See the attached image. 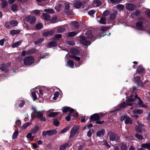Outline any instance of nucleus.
<instances>
[{"mask_svg":"<svg viewBox=\"0 0 150 150\" xmlns=\"http://www.w3.org/2000/svg\"><path fill=\"white\" fill-rule=\"evenodd\" d=\"M67 144H65L61 146L59 150H65L66 147L68 146Z\"/></svg>","mask_w":150,"mask_h":150,"instance_id":"nucleus-53","label":"nucleus"},{"mask_svg":"<svg viewBox=\"0 0 150 150\" xmlns=\"http://www.w3.org/2000/svg\"><path fill=\"white\" fill-rule=\"evenodd\" d=\"M5 27L8 29H10L11 28V26L10 25V23L6 22L5 23Z\"/></svg>","mask_w":150,"mask_h":150,"instance_id":"nucleus-63","label":"nucleus"},{"mask_svg":"<svg viewBox=\"0 0 150 150\" xmlns=\"http://www.w3.org/2000/svg\"><path fill=\"white\" fill-rule=\"evenodd\" d=\"M7 4V2L6 1H3L2 2L1 7L3 8H5Z\"/></svg>","mask_w":150,"mask_h":150,"instance_id":"nucleus-50","label":"nucleus"},{"mask_svg":"<svg viewBox=\"0 0 150 150\" xmlns=\"http://www.w3.org/2000/svg\"><path fill=\"white\" fill-rule=\"evenodd\" d=\"M77 33L75 32H69L68 34V36L69 37H72L75 36Z\"/></svg>","mask_w":150,"mask_h":150,"instance_id":"nucleus-44","label":"nucleus"},{"mask_svg":"<svg viewBox=\"0 0 150 150\" xmlns=\"http://www.w3.org/2000/svg\"><path fill=\"white\" fill-rule=\"evenodd\" d=\"M71 52L73 54L77 55L79 54V51L77 49L72 48L70 50Z\"/></svg>","mask_w":150,"mask_h":150,"instance_id":"nucleus-25","label":"nucleus"},{"mask_svg":"<svg viewBox=\"0 0 150 150\" xmlns=\"http://www.w3.org/2000/svg\"><path fill=\"white\" fill-rule=\"evenodd\" d=\"M54 33L53 30H51L49 31L44 32L43 33V35L44 36H47L53 34Z\"/></svg>","mask_w":150,"mask_h":150,"instance_id":"nucleus-28","label":"nucleus"},{"mask_svg":"<svg viewBox=\"0 0 150 150\" xmlns=\"http://www.w3.org/2000/svg\"><path fill=\"white\" fill-rule=\"evenodd\" d=\"M95 11L94 10H91L88 11V14L91 16H92L95 13Z\"/></svg>","mask_w":150,"mask_h":150,"instance_id":"nucleus-61","label":"nucleus"},{"mask_svg":"<svg viewBox=\"0 0 150 150\" xmlns=\"http://www.w3.org/2000/svg\"><path fill=\"white\" fill-rule=\"evenodd\" d=\"M62 111L63 112H67L69 111L70 113H71L74 111V110L69 107H64L62 108Z\"/></svg>","mask_w":150,"mask_h":150,"instance_id":"nucleus-10","label":"nucleus"},{"mask_svg":"<svg viewBox=\"0 0 150 150\" xmlns=\"http://www.w3.org/2000/svg\"><path fill=\"white\" fill-rule=\"evenodd\" d=\"M140 13V12L139 11H136L135 12L133 13L132 14V17H134V16L138 15Z\"/></svg>","mask_w":150,"mask_h":150,"instance_id":"nucleus-54","label":"nucleus"},{"mask_svg":"<svg viewBox=\"0 0 150 150\" xmlns=\"http://www.w3.org/2000/svg\"><path fill=\"white\" fill-rule=\"evenodd\" d=\"M20 32V30H11L10 33L12 35H15L19 33Z\"/></svg>","mask_w":150,"mask_h":150,"instance_id":"nucleus-26","label":"nucleus"},{"mask_svg":"<svg viewBox=\"0 0 150 150\" xmlns=\"http://www.w3.org/2000/svg\"><path fill=\"white\" fill-rule=\"evenodd\" d=\"M65 29L64 27H61L59 28L58 30V32L61 33L65 31Z\"/></svg>","mask_w":150,"mask_h":150,"instance_id":"nucleus-59","label":"nucleus"},{"mask_svg":"<svg viewBox=\"0 0 150 150\" xmlns=\"http://www.w3.org/2000/svg\"><path fill=\"white\" fill-rule=\"evenodd\" d=\"M58 112H52L48 115V116L50 117H53L55 116H56Z\"/></svg>","mask_w":150,"mask_h":150,"instance_id":"nucleus-46","label":"nucleus"},{"mask_svg":"<svg viewBox=\"0 0 150 150\" xmlns=\"http://www.w3.org/2000/svg\"><path fill=\"white\" fill-rule=\"evenodd\" d=\"M110 12L108 11H105L103 13V15L104 16H106L108 15L109 13Z\"/></svg>","mask_w":150,"mask_h":150,"instance_id":"nucleus-64","label":"nucleus"},{"mask_svg":"<svg viewBox=\"0 0 150 150\" xmlns=\"http://www.w3.org/2000/svg\"><path fill=\"white\" fill-rule=\"evenodd\" d=\"M57 133V132L56 130L53 129L47 131H44L42 132V134L44 136H45L46 135L51 136L56 134Z\"/></svg>","mask_w":150,"mask_h":150,"instance_id":"nucleus-8","label":"nucleus"},{"mask_svg":"<svg viewBox=\"0 0 150 150\" xmlns=\"http://www.w3.org/2000/svg\"><path fill=\"white\" fill-rule=\"evenodd\" d=\"M18 22L16 20H11L10 22V24L12 27L17 26Z\"/></svg>","mask_w":150,"mask_h":150,"instance_id":"nucleus-24","label":"nucleus"},{"mask_svg":"<svg viewBox=\"0 0 150 150\" xmlns=\"http://www.w3.org/2000/svg\"><path fill=\"white\" fill-rule=\"evenodd\" d=\"M120 147L122 150H126L127 147L125 144L121 143L120 144Z\"/></svg>","mask_w":150,"mask_h":150,"instance_id":"nucleus-38","label":"nucleus"},{"mask_svg":"<svg viewBox=\"0 0 150 150\" xmlns=\"http://www.w3.org/2000/svg\"><path fill=\"white\" fill-rule=\"evenodd\" d=\"M44 11L46 13H54V11L51 8L46 9L44 10Z\"/></svg>","mask_w":150,"mask_h":150,"instance_id":"nucleus-36","label":"nucleus"},{"mask_svg":"<svg viewBox=\"0 0 150 150\" xmlns=\"http://www.w3.org/2000/svg\"><path fill=\"white\" fill-rule=\"evenodd\" d=\"M11 65V63L10 62L7 63L6 64H2L0 66V69L2 71H5L6 69L8 67Z\"/></svg>","mask_w":150,"mask_h":150,"instance_id":"nucleus-16","label":"nucleus"},{"mask_svg":"<svg viewBox=\"0 0 150 150\" xmlns=\"http://www.w3.org/2000/svg\"><path fill=\"white\" fill-rule=\"evenodd\" d=\"M107 135L111 141L117 142L118 140L119 137L118 135L114 132H109L108 133Z\"/></svg>","mask_w":150,"mask_h":150,"instance_id":"nucleus-4","label":"nucleus"},{"mask_svg":"<svg viewBox=\"0 0 150 150\" xmlns=\"http://www.w3.org/2000/svg\"><path fill=\"white\" fill-rule=\"evenodd\" d=\"M85 37L88 38H91V41H94V39H92V38L93 37V35L92 34L91 31L90 30L87 31L86 33L85 34Z\"/></svg>","mask_w":150,"mask_h":150,"instance_id":"nucleus-15","label":"nucleus"},{"mask_svg":"<svg viewBox=\"0 0 150 150\" xmlns=\"http://www.w3.org/2000/svg\"><path fill=\"white\" fill-rule=\"evenodd\" d=\"M21 42L22 41L21 40H20L15 43L13 44L12 45V47L13 48L17 47L21 44Z\"/></svg>","mask_w":150,"mask_h":150,"instance_id":"nucleus-31","label":"nucleus"},{"mask_svg":"<svg viewBox=\"0 0 150 150\" xmlns=\"http://www.w3.org/2000/svg\"><path fill=\"white\" fill-rule=\"evenodd\" d=\"M43 27V25L41 23H39L36 26V28L37 30L41 29Z\"/></svg>","mask_w":150,"mask_h":150,"instance_id":"nucleus-47","label":"nucleus"},{"mask_svg":"<svg viewBox=\"0 0 150 150\" xmlns=\"http://www.w3.org/2000/svg\"><path fill=\"white\" fill-rule=\"evenodd\" d=\"M132 104L126 103L125 102H124L120 104L119 105L115 108V109L113 110H112L111 112H114L116 111H118L120 110L121 109L123 108L126 107L127 106L131 105Z\"/></svg>","mask_w":150,"mask_h":150,"instance_id":"nucleus-5","label":"nucleus"},{"mask_svg":"<svg viewBox=\"0 0 150 150\" xmlns=\"http://www.w3.org/2000/svg\"><path fill=\"white\" fill-rule=\"evenodd\" d=\"M71 23L72 26H74L77 28H79V26L77 22H71Z\"/></svg>","mask_w":150,"mask_h":150,"instance_id":"nucleus-45","label":"nucleus"},{"mask_svg":"<svg viewBox=\"0 0 150 150\" xmlns=\"http://www.w3.org/2000/svg\"><path fill=\"white\" fill-rule=\"evenodd\" d=\"M70 128V127H65L63 129H62L60 131V134H61L67 132V131L69 130Z\"/></svg>","mask_w":150,"mask_h":150,"instance_id":"nucleus-42","label":"nucleus"},{"mask_svg":"<svg viewBox=\"0 0 150 150\" xmlns=\"http://www.w3.org/2000/svg\"><path fill=\"white\" fill-rule=\"evenodd\" d=\"M141 146L143 148L147 149L149 150H150V144L149 143L144 144H142Z\"/></svg>","mask_w":150,"mask_h":150,"instance_id":"nucleus-29","label":"nucleus"},{"mask_svg":"<svg viewBox=\"0 0 150 150\" xmlns=\"http://www.w3.org/2000/svg\"><path fill=\"white\" fill-rule=\"evenodd\" d=\"M34 61V58L32 56L26 57L23 60L24 64L25 65L28 66H30L33 63Z\"/></svg>","mask_w":150,"mask_h":150,"instance_id":"nucleus-3","label":"nucleus"},{"mask_svg":"<svg viewBox=\"0 0 150 150\" xmlns=\"http://www.w3.org/2000/svg\"><path fill=\"white\" fill-rule=\"evenodd\" d=\"M36 52V50L35 49H31L28 50L26 51L27 54H30L33 53L35 52Z\"/></svg>","mask_w":150,"mask_h":150,"instance_id":"nucleus-35","label":"nucleus"},{"mask_svg":"<svg viewBox=\"0 0 150 150\" xmlns=\"http://www.w3.org/2000/svg\"><path fill=\"white\" fill-rule=\"evenodd\" d=\"M17 6L16 4H14L11 7V10L13 11H16L17 10Z\"/></svg>","mask_w":150,"mask_h":150,"instance_id":"nucleus-51","label":"nucleus"},{"mask_svg":"<svg viewBox=\"0 0 150 150\" xmlns=\"http://www.w3.org/2000/svg\"><path fill=\"white\" fill-rule=\"evenodd\" d=\"M106 18L105 17H102L100 19V20L98 21V22L102 24H105L106 23Z\"/></svg>","mask_w":150,"mask_h":150,"instance_id":"nucleus-33","label":"nucleus"},{"mask_svg":"<svg viewBox=\"0 0 150 150\" xmlns=\"http://www.w3.org/2000/svg\"><path fill=\"white\" fill-rule=\"evenodd\" d=\"M57 44L56 42L54 41H52L49 42L47 45L48 47H54L57 46Z\"/></svg>","mask_w":150,"mask_h":150,"instance_id":"nucleus-23","label":"nucleus"},{"mask_svg":"<svg viewBox=\"0 0 150 150\" xmlns=\"http://www.w3.org/2000/svg\"><path fill=\"white\" fill-rule=\"evenodd\" d=\"M137 98L139 100L138 103L141 107L145 108L146 109L148 108V106L147 105L143 104V101L139 98L138 97L137 95L136 94H135V95H131L130 96L129 98L127 100L126 102H132L133 101Z\"/></svg>","mask_w":150,"mask_h":150,"instance_id":"nucleus-2","label":"nucleus"},{"mask_svg":"<svg viewBox=\"0 0 150 150\" xmlns=\"http://www.w3.org/2000/svg\"><path fill=\"white\" fill-rule=\"evenodd\" d=\"M135 136L136 138L139 140H142L144 139L142 135L138 134H136Z\"/></svg>","mask_w":150,"mask_h":150,"instance_id":"nucleus-49","label":"nucleus"},{"mask_svg":"<svg viewBox=\"0 0 150 150\" xmlns=\"http://www.w3.org/2000/svg\"><path fill=\"white\" fill-rule=\"evenodd\" d=\"M67 64L71 68H72L74 65V64L73 62L71 60H69L67 62Z\"/></svg>","mask_w":150,"mask_h":150,"instance_id":"nucleus-37","label":"nucleus"},{"mask_svg":"<svg viewBox=\"0 0 150 150\" xmlns=\"http://www.w3.org/2000/svg\"><path fill=\"white\" fill-rule=\"evenodd\" d=\"M42 17L44 19L46 20H49L50 19V17L49 15L46 13L43 14Z\"/></svg>","mask_w":150,"mask_h":150,"instance_id":"nucleus-30","label":"nucleus"},{"mask_svg":"<svg viewBox=\"0 0 150 150\" xmlns=\"http://www.w3.org/2000/svg\"><path fill=\"white\" fill-rule=\"evenodd\" d=\"M67 44L69 45H73L75 44V42L73 41H69L67 42Z\"/></svg>","mask_w":150,"mask_h":150,"instance_id":"nucleus-60","label":"nucleus"},{"mask_svg":"<svg viewBox=\"0 0 150 150\" xmlns=\"http://www.w3.org/2000/svg\"><path fill=\"white\" fill-rule=\"evenodd\" d=\"M116 8L117 9L120 11H121L123 10L124 8V6L122 5L119 4L117 6Z\"/></svg>","mask_w":150,"mask_h":150,"instance_id":"nucleus-43","label":"nucleus"},{"mask_svg":"<svg viewBox=\"0 0 150 150\" xmlns=\"http://www.w3.org/2000/svg\"><path fill=\"white\" fill-rule=\"evenodd\" d=\"M32 134L31 132L28 133L26 136V137L30 141H32L33 140L34 136H32Z\"/></svg>","mask_w":150,"mask_h":150,"instance_id":"nucleus-20","label":"nucleus"},{"mask_svg":"<svg viewBox=\"0 0 150 150\" xmlns=\"http://www.w3.org/2000/svg\"><path fill=\"white\" fill-rule=\"evenodd\" d=\"M143 110L142 109H137L135 110V112L137 114H141L143 112Z\"/></svg>","mask_w":150,"mask_h":150,"instance_id":"nucleus-62","label":"nucleus"},{"mask_svg":"<svg viewBox=\"0 0 150 150\" xmlns=\"http://www.w3.org/2000/svg\"><path fill=\"white\" fill-rule=\"evenodd\" d=\"M82 5L81 2L79 1H74V6L76 8H79Z\"/></svg>","mask_w":150,"mask_h":150,"instance_id":"nucleus-12","label":"nucleus"},{"mask_svg":"<svg viewBox=\"0 0 150 150\" xmlns=\"http://www.w3.org/2000/svg\"><path fill=\"white\" fill-rule=\"evenodd\" d=\"M57 18L56 16H54L51 19L50 21V23H53L56 22Z\"/></svg>","mask_w":150,"mask_h":150,"instance_id":"nucleus-52","label":"nucleus"},{"mask_svg":"<svg viewBox=\"0 0 150 150\" xmlns=\"http://www.w3.org/2000/svg\"><path fill=\"white\" fill-rule=\"evenodd\" d=\"M125 122L126 124H132V120L129 117H128L127 116L125 120Z\"/></svg>","mask_w":150,"mask_h":150,"instance_id":"nucleus-34","label":"nucleus"},{"mask_svg":"<svg viewBox=\"0 0 150 150\" xmlns=\"http://www.w3.org/2000/svg\"><path fill=\"white\" fill-rule=\"evenodd\" d=\"M18 134V131L16 130L13 134L12 137V139H15L17 137Z\"/></svg>","mask_w":150,"mask_h":150,"instance_id":"nucleus-39","label":"nucleus"},{"mask_svg":"<svg viewBox=\"0 0 150 150\" xmlns=\"http://www.w3.org/2000/svg\"><path fill=\"white\" fill-rule=\"evenodd\" d=\"M90 118L92 121H96L99 119L100 116L98 114L96 113L91 116Z\"/></svg>","mask_w":150,"mask_h":150,"instance_id":"nucleus-13","label":"nucleus"},{"mask_svg":"<svg viewBox=\"0 0 150 150\" xmlns=\"http://www.w3.org/2000/svg\"><path fill=\"white\" fill-rule=\"evenodd\" d=\"M59 93L58 92H56L54 95V97L53 98V99L54 100H57V98L59 96Z\"/></svg>","mask_w":150,"mask_h":150,"instance_id":"nucleus-41","label":"nucleus"},{"mask_svg":"<svg viewBox=\"0 0 150 150\" xmlns=\"http://www.w3.org/2000/svg\"><path fill=\"white\" fill-rule=\"evenodd\" d=\"M136 26L139 30H142L143 29L142 23L141 21L138 22L136 24Z\"/></svg>","mask_w":150,"mask_h":150,"instance_id":"nucleus-21","label":"nucleus"},{"mask_svg":"<svg viewBox=\"0 0 150 150\" xmlns=\"http://www.w3.org/2000/svg\"><path fill=\"white\" fill-rule=\"evenodd\" d=\"M33 120L31 119L29 122H26L21 127V129L22 130L25 129L29 125H30L32 123Z\"/></svg>","mask_w":150,"mask_h":150,"instance_id":"nucleus-11","label":"nucleus"},{"mask_svg":"<svg viewBox=\"0 0 150 150\" xmlns=\"http://www.w3.org/2000/svg\"><path fill=\"white\" fill-rule=\"evenodd\" d=\"M25 20L31 24L33 25L35 23L36 18L35 16L29 15L26 17Z\"/></svg>","mask_w":150,"mask_h":150,"instance_id":"nucleus-6","label":"nucleus"},{"mask_svg":"<svg viewBox=\"0 0 150 150\" xmlns=\"http://www.w3.org/2000/svg\"><path fill=\"white\" fill-rule=\"evenodd\" d=\"M45 112L44 111H37L34 110V111L31 114V119L33 120L35 117H38L41 121L43 122L46 121L45 118L43 116V114Z\"/></svg>","mask_w":150,"mask_h":150,"instance_id":"nucleus-1","label":"nucleus"},{"mask_svg":"<svg viewBox=\"0 0 150 150\" xmlns=\"http://www.w3.org/2000/svg\"><path fill=\"white\" fill-rule=\"evenodd\" d=\"M105 133V130L103 129H101L97 131L96 134L97 136L100 137L104 135Z\"/></svg>","mask_w":150,"mask_h":150,"instance_id":"nucleus-17","label":"nucleus"},{"mask_svg":"<svg viewBox=\"0 0 150 150\" xmlns=\"http://www.w3.org/2000/svg\"><path fill=\"white\" fill-rule=\"evenodd\" d=\"M69 57L70 58H73L77 61H79L80 59V58L79 57H77L74 55L69 56Z\"/></svg>","mask_w":150,"mask_h":150,"instance_id":"nucleus-55","label":"nucleus"},{"mask_svg":"<svg viewBox=\"0 0 150 150\" xmlns=\"http://www.w3.org/2000/svg\"><path fill=\"white\" fill-rule=\"evenodd\" d=\"M79 127L78 126H76L73 127L71 129L70 137L71 138L73 137L76 134L78 133V130L79 129Z\"/></svg>","mask_w":150,"mask_h":150,"instance_id":"nucleus-7","label":"nucleus"},{"mask_svg":"<svg viewBox=\"0 0 150 150\" xmlns=\"http://www.w3.org/2000/svg\"><path fill=\"white\" fill-rule=\"evenodd\" d=\"M143 125H141V127L137 126L135 127V129L137 131L139 132H142L143 131H144V129L142 127H143Z\"/></svg>","mask_w":150,"mask_h":150,"instance_id":"nucleus-18","label":"nucleus"},{"mask_svg":"<svg viewBox=\"0 0 150 150\" xmlns=\"http://www.w3.org/2000/svg\"><path fill=\"white\" fill-rule=\"evenodd\" d=\"M134 81L138 83L139 85H140H140L142 86L141 85V82L140 80V77L139 76H137V77H135L134 78Z\"/></svg>","mask_w":150,"mask_h":150,"instance_id":"nucleus-32","label":"nucleus"},{"mask_svg":"<svg viewBox=\"0 0 150 150\" xmlns=\"http://www.w3.org/2000/svg\"><path fill=\"white\" fill-rule=\"evenodd\" d=\"M80 42L82 44L85 46L89 45L91 44L90 41L87 40L86 38L83 37H81Z\"/></svg>","mask_w":150,"mask_h":150,"instance_id":"nucleus-9","label":"nucleus"},{"mask_svg":"<svg viewBox=\"0 0 150 150\" xmlns=\"http://www.w3.org/2000/svg\"><path fill=\"white\" fill-rule=\"evenodd\" d=\"M117 14V11L116 10H114L113 13H112L110 15V18L111 19H114Z\"/></svg>","mask_w":150,"mask_h":150,"instance_id":"nucleus-22","label":"nucleus"},{"mask_svg":"<svg viewBox=\"0 0 150 150\" xmlns=\"http://www.w3.org/2000/svg\"><path fill=\"white\" fill-rule=\"evenodd\" d=\"M32 97L33 98V100H35L37 99V97L36 95L34 92H32Z\"/></svg>","mask_w":150,"mask_h":150,"instance_id":"nucleus-56","label":"nucleus"},{"mask_svg":"<svg viewBox=\"0 0 150 150\" xmlns=\"http://www.w3.org/2000/svg\"><path fill=\"white\" fill-rule=\"evenodd\" d=\"M39 129V127L37 125H36L34 128H32L30 130V132H31L33 134H35L37 133Z\"/></svg>","mask_w":150,"mask_h":150,"instance_id":"nucleus-19","label":"nucleus"},{"mask_svg":"<svg viewBox=\"0 0 150 150\" xmlns=\"http://www.w3.org/2000/svg\"><path fill=\"white\" fill-rule=\"evenodd\" d=\"M18 102V103H20V104H19V106L20 107H22L24 104V101L23 100L18 101V102Z\"/></svg>","mask_w":150,"mask_h":150,"instance_id":"nucleus-58","label":"nucleus"},{"mask_svg":"<svg viewBox=\"0 0 150 150\" xmlns=\"http://www.w3.org/2000/svg\"><path fill=\"white\" fill-rule=\"evenodd\" d=\"M144 69L141 65H139L138 67V68L137 70V72L141 74L143 73L144 71Z\"/></svg>","mask_w":150,"mask_h":150,"instance_id":"nucleus-27","label":"nucleus"},{"mask_svg":"<svg viewBox=\"0 0 150 150\" xmlns=\"http://www.w3.org/2000/svg\"><path fill=\"white\" fill-rule=\"evenodd\" d=\"M44 40V39L43 38H41L37 40V41H35L34 42L35 44V45H37L38 44H39L40 43H41Z\"/></svg>","mask_w":150,"mask_h":150,"instance_id":"nucleus-48","label":"nucleus"},{"mask_svg":"<svg viewBox=\"0 0 150 150\" xmlns=\"http://www.w3.org/2000/svg\"><path fill=\"white\" fill-rule=\"evenodd\" d=\"M126 8L128 10L132 11L136 7L133 4H129L126 5Z\"/></svg>","mask_w":150,"mask_h":150,"instance_id":"nucleus-14","label":"nucleus"},{"mask_svg":"<svg viewBox=\"0 0 150 150\" xmlns=\"http://www.w3.org/2000/svg\"><path fill=\"white\" fill-rule=\"evenodd\" d=\"M93 133V130L92 129H91L87 132V136L89 137H91L92 134Z\"/></svg>","mask_w":150,"mask_h":150,"instance_id":"nucleus-40","label":"nucleus"},{"mask_svg":"<svg viewBox=\"0 0 150 150\" xmlns=\"http://www.w3.org/2000/svg\"><path fill=\"white\" fill-rule=\"evenodd\" d=\"M108 28H109L108 27H106L105 26H103L100 28V30L103 31H105L107 30Z\"/></svg>","mask_w":150,"mask_h":150,"instance_id":"nucleus-57","label":"nucleus"}]
</instances>
